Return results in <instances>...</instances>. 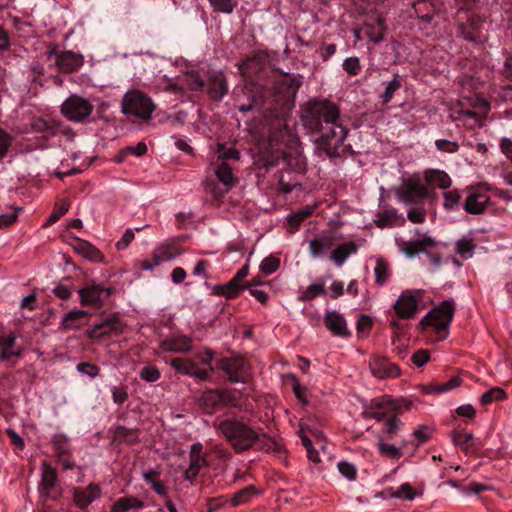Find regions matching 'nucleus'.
I'll use <instances>...</instances> for the list:
<instances>
[{
  "mask_svg": "<svg viewBox=\"0 0 512 512\" xmlns=\"http://www.w3.org/2000/svg\"><path fill=\"white\" fill-rule=\"evenodd\" d=\"M340 110L329 100L311 99L302 106L301 121L311 133H320L318 148L335 157L346 138V129L338 123Z\"/></svg>",
  "mask_w": 512,
  "mask_h": 512,
  "instance_id": "nucleus-1",
  "label": "nucleus"
},
{
  "mask_svg": "<svg viewBox=\"0 0 512 512\" xmlns=\"http://www.w3.org/2000/svg\"><path fill=\"white\" fill-rule=\"evenodd\" d=\"M218 430L236 453H242L255 447L265 452L279 453L281 451V446L264 433L262 428L255 429L241 420H223L219 423Z\"/></svg>",
  "mask_w": 512,
  "mask_h": 512,
  "instance_id": "nucleus-2",
  "label": "nucleus"
},
{
  "mask_svg": "<svg viewBox=\"0 0 512 512\" xmlns=\"http://www.w3.org/2000/svg\"><path fill=\"white\" fill-rule=\"evenodd\" d=\"M412 405V401L406 398L392 399L388 396L376 398L371 401L369 409L362 412V417L384 422L383 431L388 439H392L402 426L399 417L410 411Z\"/></svg>",
  "mask_w": 512,
  "mask_h": 512,
  "instance_id": "nucleus-3",
  "label": "nucleus"
},
{
  "mask_svg": "<svg viewBox=\"0 0 512 512\" xmlns=\"http://www.w3.org/2000/svg\"><path fill=\"white\" fill-rule=\"evenodd\" d=\"M454 313V301L444 300L421 319L420 325L423 327L431 326L437 334L443 333L442 338H446Z\"/></svg>",
  "mask_w": 512,
  "mask_h": 512,
  "instance_id": "nucleus-4",
  "label": "nucleus"
},
{
  "mask_svg": "<svg viewBox=\"0 0 512 512\" xmlns=\"http://www.w3.org/2000/svg\"><path fill=\"white\" fill-rule=\"evenodd\" d=\"M93 111L92 104L76 94L70 95L61 105L62 114L72 122H82Z\"/></svg>",
  "mask_w": 512,
  "mask_h": 512,
  "instance_id": "nucleus-5",
  "label": "nucleus"
},
{
  "mask_svg": "<svg viewBox=\"0 0 512 512\" xmlns=\"http://www.w3.org/2000/svg\"><path fill=\"white\" fill-rule=\"evenodd\" d=\"M427 195V188L415 180L405 181L396 192L397 199L407 205L421 203Z\"/></svg>",
  "mask_w": 512,
  "mask_h": 512,
  "instance_id": "nucleus-6",
  "label": "nucleus"
},
{
  "mask_svg": "<svg viewBox=\"0 0 512 512\" xmlns=\"http://www.w3.org/2000/svg\"><path fill=\"white\" fill-rule=\"evenodd\" d=\"M155 108L154 102L147 94L140 90H130V115L147 121Z\"/></svg>",
  "mask_w": 512,
  "mask_h": 512,
  "instance_id": "nucleus-7",
  "label": "nucleus"
},
{
  "mask_svg": "<svg viewBox=\"0 0 512 512\" xmlns=\"http://www.w3.org/2000/svg\"><path fill=\"white\" fill-rule=\"evenodd\" d=\"M490 190L491 187L487 183H481L477 188H470L469 194L464 202V210L471 215L483 214L490 202V197L479 191V189Z\"/></svg>",
  "mask_w": 512,
  "mask_h": 512,
  "instance_id": "nucleus-8",
  "label": "nucleus"
},
{
  "mask_svg": "<svg viewBox=\"0 0 512 512\" xmlns=\"http://www.w3.org/2000/svg\"><path fill=\"white\" fill-rule=\"evenodd\" d=\"M217 368L223 371L231 383H246V363L240 357L222 358L217 361Z\"/></svg>",
  "mask_w": 512,
  "mask_h": 512,
  "instance_id": "nucleus-9",
  "label": "nucleus"
},
{
  "mask_svg": "<svg viewBox=\"0 0 512 512\" xmlns=\"http://www.w3.org/2000/svg\"><path fill=\"white\" fill-rule=\"evenodd\" d=\"M80 302L84 306L99 307L110 296V289L100 284H88L79 290Z\"/></svg>",
  "mask_w": 512,
  "mask_h": 512,
  "instance_id": "nucleus-10",
  "label": "nucleus"
},
{
  "mask_svg": "<svg viewBox=\"0 0 512 512\" xmlns=\"http://www.w3.org/2000/svg\"><path fill=\"white\" fill-rule=\"evenodd\" d=\"M419 298L420 296L412 291L403 292L393 305L396 315L402 319L414 318L418 309Z\"/></svg>",
  "mask_w": 512,
  "mask_h": 512,
  "instance_id": "nucleus-11",
  "label": "nucleus"
},
{
  "mask_svg": "<svg viewBox=\"0 0 512 512\" xmlns=\"http://www.w3.org/2000/svg\"><path fill=\"white\" fill-rule=\"evenodd\" d=\"M171 366L183 375L192 376L200 380H208L213 372L212 367L209 370L200 369L192 359L186 357L172 359Z\"/></svg>",
  "mask_w": 512,
  "mask_h": 512,
  "instance_id": "nucleus-12",
  "label": "nucleus"
},
{
  "mask_svg": "<svg viewBox=\"0 0 512 512\" xmlns=\"http://www.w3.org/2000/svg\"><path fill=\"white\" fill-rule=\"evenodd\" d=\"M459 36L473 43H483L487 36L482 32V21L479 17L472 16L466 23H461L457 27Z\"/></svg>",
  "mask_w": 512,
  "mask_h": 512,
  "instance_id": "nucleus-13",
  "label": "nucleus"
},
{
  "mask_svg": "<svg viewBox=\"0 0 512 512\" xmlns=\"http://www.w3.org/2000/svg\"><path fill=\"white\" fill-rule=\"evenodd\" d=\"M180 255L178 247L174 244H161L153 252V263L146 260L136 261L135 265L145 270H151L162 262L169 261Z\"/></svg>",
  "mask_w": 512,
  "mask_h": 512,
  "instance_id": "nucleus-14",
  "label": "nucleus"
},
{
  "mask_svg": "<svg viewBox=\"0 0 512 512\" xmlns=\"http://www.w3.org/2000/svg\"><path fill=\"white\" fill-rule=\"evenodd\" d=\"M369 367L371 373L379 379L395 378L400 375V368L384 356L374 355L369 362Z\"/></svg>",
  "mask_w": 512,
  "mask_h": 512,
  "instance_id": "nucleus-15",
  "label": "nucleus"
},
{
  "mask_svg": "<svg viewBox=\"0 0 512 512\" xmlns=\"http://www.w3.org/2000/svg\"><path fill=\"white\" fill-rule=\"evenodd\" d=\"M451 438L453 443L459 446L465 454H475L481 448L480 443L475 440L473 434L462 428L453 430Z\"/></svg>",
  "mask_w": 512,
  "mask_h": 512,
  "instance_id": "nucleus-16",
  "label": "nucleus"
},
{
  "mask_svg": "<svg viewBox=\"0 0 512 512\" xmlns=\"http://www.w3.org/2000/svg\"><path fill=\"white\" fill-rule=\"evenodd\" d=\"M55 62L61 72L70 73L83 65L84 58L72 51H61L56 53Z\"/></svg>",
  "mask_w": 512,
  "mask_h": 512,
  "instance_id": "nucleus-17",
  "label": "nucleus"
},
{
  "mask_svg": "<svg viewBox=\"0 0 512 512\" xmlns=\"http://www.w3.org/2000/svg\"><path fill=\"white\" fill-rule=\"evenodd\" d=\"M159 348L164 352L185 353L192 348V339L186 335H177L160 341Z\"/></svg>",
  "mask_w": 512,
  "mask_h": 512,
  "instance_id": "nucleus-18",
  "label": "nucleus"
},
{
  "mask_svg": "<svg viewBox=\"0 0 512 512\" xmlns=\"http://www.w3.org/2000/svg\"><path fill=\"white\" fill-rule=\"evenodd\" d=\"M228 92V84L225 74L222 71L212 72L208 79V94L218 101L222 99Z\"/></svg>",
  "mask_w": 512,
  "mask_h": 512,
  "instance_id": "nucleus-19",
  "label": "nucleus"
},
{
  "mask_svg": "<svg viewBox=\"0 0 512 512\" xmlns=\"http://www.w3.org/2000/svg\"><path fill=\"white\" fill-rule=\"evenodd\" d=\"M202 445L193 444L190 450V463L184 472L185 479L193 480L200 470L207 465L206 459L201 456Z\"/></svg>",
  "mask_w": 512,
  "mask_h": 512,
  "instance_id": "nucleus-20",
  "label": "nucleus"
},
{
  "mask_svg": "<svg viewBox=\"0 0 512 512\" xmlns=\"http://www.w3.org/2000/svg\"><path fill=\"white\" fill-rule=\"evenodd\" d=\"M99 496L100 488L95 484H90L85 489L75 488L73 491V501L80 509L87 508Z\"/></svg>",
  "mask_w": 512,
  "mask_h": 512,
  "instance_id": "nucleus-21",
  "label": "nucleus"
},
{
  "mask_svg": "<svg viewBox=\"0 0 512 512\" xmlns=\"http://www.w3.org/2000/svg\"><path fill=\"white\" fill-rule=\"evenodd\" d=\"M324 325L334 336L346 337L350 335L345 319L336 311L325 314Z\"/></svg>",
  "mask_w": 512,
  "mask_h": 512,
  "instance_id": "nucleus-22",
  "label": "nucleus"
},
{
  "mask_svg": "<svg viewBox=\"0 0 512 512\" xmlns=\"http://www.w3.org/2000/svg\"><path fill=\"white\" fill-rule=\"evenodd\" d=\"M257 284L255 280L247 283V284H239L233 278L227 282L226 284L215 285L212 288V292L214 295L223 296L226 299H234L236 298L242 290L249 288L251 285Z\"/></svg>",
  "mask_w": 512,
  "mask_h": 512,
  "instance_id": "nucleus-23",
  "label": "nucleus"
},
{
  "mask_svg": "<svg viewBox=\"0 0 512 512\" xmlns=\"http://www.w3.org/2000/svg\"><path fill=\"white\" fill-rule=\"evenodd\" d=\"M211 165L214 168V174L217 179L226 187V191L237 183V178L234 176L232 168L227 162H217L213 160Z\"/></svg>",
  "mask_w": 512,
  "mask_h": 512,
  "instance_id": "nucleus-24",
  "label": "nucleus"
},
{
  "mask_svg": "<svg viewBox=\"0 0 512 512\" xmlns=\"http://www.w3.org/2000/svg\"><path fill=\"white\" fill-rule=\"evenodd\" d=\"M199 406L206 413H213L221 408L219 389L207 390L203 392L197 399Z\"/></svg>",
  "mask_w": 512,
  "mask_h": 512,
  "instance_id": "nucleus-25",
  "label": "nucleus"
},
{
  "mask_svg": "<svg viewBox=\"0 0 512 512\" xmlns=\"http://www.w3.org/2000/svg\"><path fill=\"white\" fill-rule=\"evenodd\" d=\"M358 250V246L355 242L349 241L338 245L330 254V259L338 266L341 267L346 259L355 254Z\"/></svg>",
  "mask_w": 512,
  "mask_h": 512,
  "instance_id": "nucleus-26",
  "label": "nucleus"
},
{
  "mask_svg": "<svg viewBox=\"0 0 512 512\" xmlns=\"http://www.w3.org/2000/svg\"><path fill=\"white\" fill-rule=\"evenodd\" d=\"M424 179L428 184L434 185L443 190L449 189L452 185L450 176L442 170H426L424 173Z\"/></svg>",
  "mask_w": 512,
  "mask_h": 512,
  "instance_id": "nucleus-27",
  "label": "nucleus"
},
{
  "mask_svg": "<svg viewBox=\"0 0 512 512\" xmlns=\"http://www.w3.org/2000/svg\"><path fill=\"white\" fill-rule=\"evenodd\" d=\"M334 245V238L330 235H320L309 242V251L312 257L323 256Z\"/></svg>",
  "mask_w": 512,
  "mask_h": 512,
  "instance_id": "nucleus-28",
  "label": "nucleus"
},
{
  "mask_svg": "<svg viewBox=\"0 0 512 512\" xmlns=\"http://www.w3.org/2000/svg\"><path fill=\"white\" fill-rule=\"evenodd\" d=\"M385 20L378 17L375 23H368L364 26L365 35L374 43H379L384 39L386 33Z\"/></svg>",
  "mask_w": 512,
  "mask_h": 512,
  "instance_id": "nucleus-29",
  "label": "nucleus"
},
{
  "mask_svg": "<svg viewBox=\"0 0 512 512\" xmlns=\"http://www.w3.org/2000/svg\"><path fill=\"white\" fill-rule=\"evenodd\" d=\"M416 16L423 22L430 24L435 15L432 0H417L413 3Z\"/></svg>",
  "mask_w": 512,
  "mask_h": 512,
  "instance_id": "nucleus-30",
  "label": "nucleus"
},
{
  "mask_svg": "<svg viewBox=\"0 0 512 512\" xmlns=\"http://www.w3.org/2000/svg\"><path fill=\"white\" fill-rule=\"evenodd\" d=\"M0 360H9L12 357L21 355L20 348L15 347V337L13 335H5L0 337Z\"/></svg>",
  "mask_w": 512,
  "mask_h": 512,
  "instance_id": "nucleus-31",
  "label": "nucleus"
},
{
  "mask_svg": "<svg viewBox=\"0 0 512 512\" xmlns=\"http://www.w3.org/2000/svg\"><path fill=\"white\" fill-rule=\"evenodd\" d=\"M87 315L88 313L83 310L70 311L63 317L61 326L65 330L78 329L83 325V320Z\"/></svg>",
  "mask_w": 512,
  "mask_h": 512,
  "instance_id": "nucleus-32",
  "label": "nucleus"
},
{
  "mask_svg": "<svg viewBox=\"0 0 512 512\" xmlns=\"http://www.w3.org/2000/svg\"><path fill=\"white\" fill-rule=\"evenodd\" d=\"M434 245V240L431 237H425L422 240L408 241L404 243L402 251L408 256L413 257L419 252H423L427 247Z\"/></svg>",
  "mask_w": 512,
  "mask_h": 512,
  "instance_id": "nucleus-33",
  "label": "nucleus"
},
{
  "mask_svg": "<svg viewBox=\"0 0 512 512\" xmlns=\"http://www.w3.org/2000/svg\"><path fill=\"white\" fill-rule=\"evenodd\" d=\"M75 250L90 261L101 262L103 260L102 253L87 241H79L75 246Z\"/></svg>",
  "mask_w": 512,
  "mask_h": 512,
  "instance_id": "nucleus-34",
  "label": "nucleus"
},
{
  "mask_svg": "<svg viewBox=\"0 0 512 512\" xmlns=\"http://www.w3.org/2000/svg\"><path fill=\"white\" fill-rule=\"evenodd\" d=\"M57 481L55 469L46 461L41 464V484L49 492L53 489Z\"/></svg>",
  "mask_w": 512,
  "mask_h": 512,
  "instance_id": "nucleus-35",
  "label": "nucleus"
},
{
  "mask_svg": "<svg viewBox=\"0 0 512 512\" xmlns=\"http://www.w3.org/2000/svg\"><path fill=\"white\" fill-rule=\"evenodd\" d=\"M144 480L151 485V488L160 496L167 495V488L160 480V474L155 470L143 473Z\"/></svg>",
  "mask_w": 512,
  "mask_h": 512,
  "instance_id": "nucleus-36",
  "label": "nucleus"
},
{
  "mask_svg": "<svg viewBox=\"0 0 512 512\" xmlns=\"http://www.w3.org/2000/svg\"><path fill=\"white\" fill-rule=\"evenodd\" d=\"M258 494L254 485L246 486L245 488L237 491L231 498L233 506H239L248 503L254 496Z\"/></svg>",
  "mask_w": 512,
  "mask_h": 512,
  "instance_id": "nucleus-37",
  "label": "nucleus"
},
{
  "mask_svg": "<svg viewBox=\"0 0 512 512\" xmlns=\"http://www.w3.org/2000/svg\"><path fill=\"white\" fill-rule=\"evenodd\" d=\"M314 212L313 206H305L300 208L298 211L288 215L287 221L291 227L294 229H298L301 223L308 217H310Z\"/></svg>",
  "mask_w": 512,
  "mask_h": 512,
  "instance_id": "nucleus-38",
  "label": "nucleus"
},
{
  "mask_svg": "<svg viewBox=\"0 0 512 512\" xmlns=\"http://www.w3.org/2000/svg\"><path fill=\"white\" fill-rule=\"evenodd\" d=\"M325 283L316 282L309 285L305 290L300 292V301H311L317 296L325 294Z\"/></svg>",
  "mask_w": 512,
  "mask_h": 512,
  "instance_id": "nucleus-39",
  "label": "nucleus"
},
{
  "mask_svg": "<svg viewBox=\"0 0 512 512\" xmlns=\"http://www.w3.org/2000/svg\"><path fill=\"white\" fill-rule=\"evenodd\" d=\"M378 450L382 456L391 458V459H400L403 455L402 447H397L393 444H389L383 441L382 437L378 439Z\"/></svg>",
  "mask_w": 512,
  "mask_h": 512,
  "instance_id": "nucleus-40",
  "label": "nucleus"
},
{
  "mask_svg": "<svg viewBox=\"0 0 512 512\" xmlns=\"http://www.w3.org/2000/svg\"><path fill=\"white\" fill-rule=\"evenodd\" d=\"M375 282L377 285H384L389 278V264L383 258H379L374 268Z\"/></svg>",
  "mask_w": 512,
  "mask_h": 512,
  "instance_id": "nucleus-41",
  "label": "nucleus"
},
{
  "mask_svg": "<svg viewBox=\"0 0 512 512\" xmlns=\"http://www.w3.org/2000/svg\"><path fill=\"white\" fill-rule=\"evenodd\" d=\"M455 246L457 254L465 259L472 256L476 247L473 239L469 237H462L461 239L457 240Z\"/></svg>",
  "mask_w": 512,
  "mask_h": 512,
  "instance_id": "nucleus-42",
  "label": "nucleus"
},
{
  "mask_svg": "<svg viewBox=\"0 0 512 512\" xmlns=\"http://www.w3.org/2000/svg\"><path fill=\"white\" fill-rule=\"evenodd\" d=\"M239 159H240V152L236 148H234V147L225 148V146L223 144H218V148L216 151V158L214 161L227 162L228 160L238 161Z\"/></svg>",
  "mask_w": 512,
  "mask_h": 512,
  "instance_id": "nucleus-43",
  "label": "nucleus"
},
{
  "mask_svg": "<svg viewBox=\"0 0 512 512\" xmlns=\"http://www.w3.org/2000/svg\"><path fill=\"white\" fill-rule=\"evenodd\" d=\"M398 219V214L395 209L385 210L377 215L375 224L379 228L391 227Z\"/></svg>",
  "mask_w": 512,
  "mask_h": 512,
  "instance_id": "nucleus-44",
  "label": "nucleus"
},
{
  "mask_svg": "<svg viewBox=\"0 0 512 512\" xmlns=\"http://www.w3.org/2000/svg\"><path fill=\"white\" fill-rule=\"evenodd\" d=\"M506 398L505 391L500 387H494L486 391L480 398L482 405H488L493 401H500Z\"/></svg>",
  "mask_w": 512,
  "mask_h": 512,
  "instance_id": "nucleus-45",
  "label": "nucleus"
},
{
  "mask_svg": "<svg viewBox=\"0 0 512 512\" xmlns=\"http://www.w3.org/2000/svg\"><path fill=\"white\" fill-rule=\"evenodd\" d=\"M219 398L221 407H237L238 397L234 390L219 389Z\"/></svg>",
  "mask_w": 512,
  "mask_h": 512,
  "instance_id": "nucleus-46",
  "label": "nucleus"
},
{
  "mask_svg": "<svg viewBox=\"0 0 512 512\" xmlns=\"http://www.w3.org/2000/svg\"><path fill=\"white\" fill-rule=\"evenodd\" d=\"M444 202L443 207L446 210H454L458 207L460 200H461V194L458 190H452L445 192L443 194Z\"/></svg>",
  "mask_w": 512,
  "mask_h": 512,
  "instance_id": "nucleus-47",
  "label": "nucleus"
},
{
  "mask_svg": "<svg viewBox=\"0 0 512 512\" xmlns=\"http://www.w3.org/2000/svg\"><path fill=\"white\" fill-rule=\"evenodd\" d=\"M279 267L280 259L274 256L264 258L260 264V270L266 275L274 273L279 269Z\"/></svg>",
  "mask_w": 512,
  "mask_h": 512,
  "instance_id": "nucleus-48",
  "label": "nucleus"
},
{
  "mask_svg": "<svg viewBox=\"0 0 512 512\" xmlns=\"http://www.w3.org/2000/svg\"><path fill=\"white\" fill-rule=\"evenodd\" d=\"M400 86L401 84L398 79V74H395L393 80L388 83L384 92L381 94L382 102L388 103L393 98L395 91H397Z\"/></svg>",
  "mask_w": 512,
  "mask_h": 512,
  "instance_id": "nucleus-49",
  "label": "nucleus"
},
{
  "mask_svg": "<svg viewBox=\"0 0 512 512\" xmlns=\"http://www.w3.org/2000/svg\"><path fill=\"white\" fill-rule=\"evenodd\" d=\"M343 69L350 76H356L361 71V64L358 57H348L343 61Z\"/></svg>",
  "mask_w": 512,
  "mask_h": 512,
  "instance_id": "nucleus-50",
  "label": "nucleus"
},
{
  "mask_svg": "<svg viewBox=\"0 0 512 512\" xmlns=\"http://www.w3.org/2000/svg\"><path fill=\"white\" fill-rule=\"evenodd\" d=\"M436 148L445 153L453 154L459 150V143L456 141H450L447 139H438L435 141Z\"/></svg>",
  "mask_w": 512,
  "mask_h": 512,
  "instance_id": "nucleus-51",
  "label": "nucleus"
},
{
  "mask_svg": "<svg viewBox=\"0 0 512 512\" xmlns=\"http://www.w3.org/2000/svg\"><path fill=\"white\" fill-rule=\"evenodd\" d=\"M186 81L190 90L200 91L204 87V81L196 71L187 73Z\"/></svg>",
  "mask_w": 512,
  "mask_h": 512,
  "instance_id": "nucleus-52",
  "label": "nucleus"
},
{
  "mask_svg": "<svg viewBox=\"0 0 512 512\" xmlns=\"http://www.w3.org/2000/svg\"><path fill=\"white\" fill-rule=\"evenodd\" d=\"M69 210V203L65 200L58 202L55 205L54 211L49 216L47 224H53L59 220Z\"/></svg>",
  "mask_w": 512,
  "mask_h": 512,
  "instance_id": "nucleus-53",
  "label": "nucleus"
},
{
  "mask_svg": "<svg viewBox=\"0 0 512 512\" xmlns=\"http://www.w3.org/2000/svg\"><path fill=\"white\" fill-rule=\"evenodd\" d=\"M392 496L411 501L415 498V490L409 483H404L392 494Z\"/></svg>",
  "mask_w": 512,
  "mask_h": 512,
  "instance_id": "nucleus-54",
  "label": "nucleus"
},
{
  "mask_svg": "<svg viewBox=\"0 0 512 512\" xmlns=\"http://www.w3.org/2000/svg\"><path fill=\"white\" fill-rule=\"evenodd\" d=\"M140 378L147 382H156L160 378V372L155 366H144L140 371Z\"/></svg>",
  "mask_w": 512,
  "mask_h": 512,
  "instance_id": "nucleus-55",
  "label": "nucleus"
},
{
  "mask_svg": "<svg viewBox=\"0 0 512 512\" xmlns=\"http://www.w3.org/2000/svg\"><path fill=\"white\" fill-rule=\"evenodd\" d=\"M215 11L231 13L236 5L234 0H209Z\"/></svg>",
  "mask_w": 512,
  "mask_h": 512,
  "instance_id": "nucleus-56",
  "label": "nucleus"
},
{
  "mask_svg": "<svg viewBox=\"0 0 512 512\" xmlns=\"http://www.w3.org/2000/svg\"><path fill=\"white\" fill-rule=\"evenodd\" d=\"M12 141V136L7 131L0 128V160L6 156Z\"/></svg>",
  "mask_w": 512,
  "mask_h": 512,
  "instance_id": "nucleus-57",
  "label": "nucleus"
},
{
  "mask_svg": "<svg viewBox=\"0 0 512 512\" xmlns=\"http://www.w3.org/2000/svg\"><path fill=\"white\" fill-rule=\"evenodd\" d=\"M461 382H462L461 378L452 377L444 383L436 384L434 386V391L436 393H443V392H446V391H449V390L459 387L461 385Z\"/></svg>",
  "mask_w": 512,
  "mask_h": 512,
  "instance_id": "nucleus-58",
  "label": "nucleus"
},
{
  "mask_svg": "<svg viewBox=\"0 0 512 512\" xmlns=\"http://www.w3.org/2000/svg\"><path fill=\"white\" fill-rule=\"evenodd\" d=\"M291 379L293 381L292 390L295 396L302 404L306 405L308 403L306 398V387L302 386L294 375H291Z\"/></svg>",
  "mask_w": 512,
  "mask_h": 512,
  "instance_id": "nucleus-59",
  "label": "nucleus"
},
{
  "mask_svg": "<svg viewBox=\"0 0 512 512\" xmlns=\"http://www.w3.org/2000/svg\"><path fill=\"white\" fill-rule=\"evenodd\" d=\"M425 217V210L420 208H412L407 213L408 220L415 224L423 223L425 221Z\"/></svg>",
  "mask_w": 512,
  "mask_h": 512,
  "instance_id": "nucleus-60",
  "label": "nucleus"
},
{
  "mask_svg": "<svg viewBox=\"0 0 512 512\" xmlns=\"http://www.w3.org/2000/svg\"><path fill=\"white\" fill-rule=\"evenodd\" d=\"M429 357L428 350L420 349L412 355L411 361L417 367H422L429 361Z\"/></svg>",
  "mask_w": 512,
  "mask_h": 512,
  "instance_id": "nucleus-61",
  "label": "nucleus"
},
{
  "mask_svg": "<svg viewBox=\"0 0 512 512\" xmlns=\"http://www.w3.org/2000/svg\"><path fill=\"white\" fill-rule=\"evenodd\" d=\"M431 432L428 426H420L413 431V436L418 440V444H423L430 439Z\"/></svg>",
  "mask_w": 512,
  "mask_h": 512,
  "instance_id": "nucleus-62",
  "label": "nucleus"
},
{
  "mask_svg": "<svg viewBox=\"0 0 512 512\" xmlns=\"http://www.w3.org/2000/svg\"><path fill=\"white\" fill-rule=\"evenodd\" d=\"M285 160L294 171L303 172L306 168L305 161L301 157H292L291 155H286Z\"/></svg>",
  "mask_w": 512,
  "mask_h": 512,
  "instance_id": "nucleus-63",
  "label": "nucleus"
},
{
  "mask_svg": "<svg viewBox=\"0 0 512 512\" xmlns=\"http://www.w3.org/2000/svg\"><path fill=\"white\" fill-rule=\"evenodd\" d=\"M338 469L340 471V473L345 476L346 478H348L349 480H354L355 477H356V469L355 467L346 462V461H341L339 462L338 464Z\"/></svg>",
  "mask_w": 512,
  "mask_h": 512,
  "instance_id": "nucleus-64",
  "label": "nucleus"
}]
</instances>
